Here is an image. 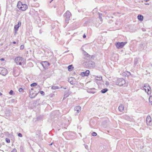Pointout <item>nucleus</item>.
Listing matches in <instances>:
<instances>
[{
	"mask_svg": "<svg viewBox=\"0 0 152 152\" xmlns=\"http://www.w3.org/2000/svg\"><path fill=\"white\" fill-rule=\"evenodd\" d=\"M64 89H66V88H64Z\"/></svg>",
	"mask_w": 152,
	"mask_h": 152,
	"instance_id": "obj_42",
	"label": "nucleus"
},
{
	"mask_svg": "<svg viewBox=\"0 0 152 152\" xmlns=\"http://www.w3.org/2000/svg\"><path fill=\"white\" fill-rule=\"evenodd\" d=\"M127 72L128 73V76L129 75H130V74H131V73H130V72Z\"/></svg>",
	"mask_w": 152,
	"mask_h": 152,
	"instance_id": "obj_32",
	"label": "nucleus"
},
{
	"mask_svg": "<svg viewBox=\"0 0 152 152\" xmlns=\"http://www.w3.org/2000/svg\"><path fill=\"white\" fill-rule=\"evenodd\" d=\"M71 15V13L69 11H67L66 12L64 15V16L66 17V18L65 20L66 21H68Z\"/></svg>",
	"mask_w": 152,
	"mask_h": 152,
	"instance_id": "obj_8",
	"label": "nucleus"
},
{
	"mask_svg": "<svg viewBox=\"0 0 152 152\" xmlns=\"http://www.w3.org/2000/svg\"><path fill=\"white\" fill-rule=\"evenodd\" d=\"M138 19L140 21L143 20V17L142 15H139L137 16Z\"/></svg>",
	"mask_w": 152,
	"mask_h": 152,
	"instance_id": "obj_16",
	"label": "nucleus"
},
{
	"mask_svg": "<svg viewBox=\"0 0 152 152\" xmlns=\"http://www.w3.org/2000/svg\"><path fill=\"white\" fill-rule=\"evenodd\" d=\"M109 83L108 82V81H106V83H105V85L107 86H108L109 85Z\"/></svg>",
	"mask_w": 152,
	"mask_h": 152,
	"instance_id": "obj_30",
	"label": "nucleus"
},
{
	"mask_svg": "<svg viewBox=\"0 0 152 152\" xmlns=\"http://www.w3.org/2000/svg\"><path fill=\"white\" fill-rule=\"evenodd\" d=\"M0 60H1V61H4V59L3 58H1L0 59Z\"/></svg>",
	"mask_w": 152,
	"mask_h": 152,
	"instance_id": "obj_33",
	"label": "nucleus"
},
{
	"mask_svg": "<svg viewBox=\"0 0 152 152\" xmlns=\"http://www.w3.org/2000/svg\"><path fill=\"white\" fill-rule=\"evenodd\" d=\"M15 61L17 65H21L22 63H23V61H24V59L21 57H18L15 58Z\"/></svg>",
	"mask_w": 152,
	"mask_h": 152,
	"instance_id": "obj_2",
	"label": "nucleus"
},
{
	"mask_svg": "<svg viewBox=\"0 0 152 152\" xmlns=\"http://www.w3.org/2000/svg\"><path fill=\"white\" fill-rule=\"evenodd\" d=\"M149 103L151 105H152V96H150L149 99Z\"/></svg>",
	"mask_w": 152,
	"mask_h": 152,
	"instance_id": "obj_18",
	"label": "nucleus"
},
{
	"mask_svg": "<svg viewBox=\"0 0 152 152\" xmlns=\"http://www.w3.org/2000/svg\"><path fill=\"white\" fill-rule=\"evenodd\" d=\"M89 71L88 70H87L85 72H82L81 74V75L82 76H87L89 74Z\"/></svg>",
	"mask_w": 152,
	"mask_h": 152,
	"instance_id": "obj_12",
	"label": "nucleus"
},
{
	"mask_svg": "<svg viewBox=\"0 0 152 152\" xmlns=\"http://www.w3.org/2000/svg\"><path fill=\"white\" fill-rule=\"evenodd\" d=\"M13 44H16V42H15V41L13 42Z\"/></svg>",
	"mask_w": 152,
	"mask_h": 152,
	"instance_id": "obj_36",
	"label": "nucleus"
},
{
	"mask_svg": "<svg viewBox=\"0 0 152 152\" xmlns=\"http://www.w3.org/2000/svg\"><path fill=\"white\" fill-rule=\"evenodd\" d=\"M86 53L87 55H88V54L86 53V52H85Z\"/></svg>",
	"mask_w": 152,
	"mask_h": 152,
	"instance_id": "obj_41",
	"label": "nucleus"
},
{
	"mask_svg": "<svg viewBox=\"0 0 152 152\" xmlns=\"http://www.w3.org/2000/svg\"><path fill=\"white\" fill-rule=\"evenodd\" d=\"M8 73L7 70L3 67H0V74L3 76H5Z\"/></svg>",
	"mask_w": 152,
	"mask_h": 152,
	"instance_id": "obj_6",
	"label": "nucleus"
},
{
	"mask_svg": "<svg viewBox=\"0 0 152 152\" xmlns=\"http://www.w3.org/2000/svg\"><path fill=\"white\" fill-rule=\"evenodd\" d=\"M70 83H71V84H72L73 83V82H71V81H70Z\"/></svg>",
	"mask_w": 152,
	"mask_h": 152,
	"instance_id": "obj_37",
	"label": "nucleus"
},
{
	"mask_svg": "<svg viewBox=\"0 0 152 152\" xmlns=\"http://www.w3.org/2000/svg\"><path fill=\"white\" fill-rule=\"evenodd\" d=\"M99 18L101 20H102V17H100V16H99Z\"/></svg>",
	"mask_w": 152,
	"mask_h": 152,
	"instance_id": "obj_35",
	"label": "nucleus"
},
{
	"mask_svg": "<svg viewBox=\"0 0 152 152\" xmlns=\"http://www.w3.org/2000/svg\"><path fill=\"white\" fill-rule=\"evenodd\" d=\"M2 95V94L1 93H0V96H1Z\"/></svg>",
	"mask_w": 152,
	"mask_h": 152,
	"instance_id": "obj_39",
	"label": "nucleus"
},
{
	"mask_svg": "<svg viewBox=\"0 0 152 152\" xmlns=\"http://www.w3.org/2000/svg\"><path fill=\"white\" fill-rule=\"evenodd\" d=\"M40 93L42 95L44 96L45 94V93L44 91H40Z\"/></svg>",
	"mask_w": 152,
	"mask_h": 152,
	"instance_id": "obj_25",
	"label": "nucleus"
},
{
	"mask_svg": "<svg viewBox=\"0 0 152 152\" xmlns=\"http://www.w3.org/2000/svg\"><path fill=\"white\" fill-rule=\"evenodd\" d=\"M126 43V42H118L115 43V45L118 49H120L123 48Z\"/></svg>",
	"mask_w": 152,
	"mask_h": 152,
	"instance_id": "obj_3",
	"label": "nucleus"
},
{
	"mask_svg": "<svg viewBox=\"0 0 152 152\" xmlns=\"http://www.w3.org/2000/svg\"><path fill=\"white\" fill-rule=\"evenodd\" d=\"M58 88V87L57 86H53L51 87V89H52L56 90Z\"/></svg>",
	"mask_w": 152,
	"mask_h": 152,
	"instance_id": "obj_21",
	"label": "nucleus"
},
{
	"mask_svg": "<svg viewBox=\"0 0 152 152\" xmlns=\"http://www.w3.org/2000/svg\"><path fill=\"white\" fill-rule=\"evenodd\" d=\"M108 91V89L107 88H105L102 90L101 91V92L102 93H106Z\"/></svg>",
	"mask_w": 152,
	"mask_h": 152,
	"instance_id": "obj_19",
	"label": "nucleus"
},
{
	"mask_svg": "<svg viewBox=\"0 0 152 152\" xmlns=\"http://www.w3.org/2000/svg\"><path fill=\"white\" fill-rule=\"evenodd\" d=\"M148 1H149V0H145V1H146V2H147Z\"/></svg>",
	"mask_w": 152,
	"mask_h": 152,
	"instance_id": "obj_40",
	"label": "nucleus"
},
{
	"mask_svg": "<svg viewBox=\"0 0 152 152\" xmlns=\"http://www.w3.org/2000/svg\"><path fill=\"white\" fill-rule=\"evenodd\" d=\"M53 0H51V1H53Z\"/></svg>",
	"mask_w": 152,
	"mask_h": 152,
	"instance_id": "obj_44",
	"label": "nucleus"
},
{
	"mask_svg": "<svg viewBox=\"0 0 152 152\" xmlns=\"http://www.w3.org/2000/svg\"><path fill=\"white\" fill-rule=\"evenodd\" d=\"M24 48V46L23 45H22L20 46V48L21 49H23Z\"/></svg>",
	"mask_w": 152,
	"mask_h": 152,
	"instance_id": "obj_29",
	"label": "nucleus"
},
{
	"mask_svg": "<svg viewBox=\"0 0 152 152\" xmlns=\"http://www.w3.org/2000/svg\"><path fill=\"white\" fill-rule=\"evenodd\" d=\"M23 90V89L22 88H20L19 89L18 91L20 92H21Z\"/></svg>",
	"mask_w": 152,
	"mask_h": 152,
	"instance_id": "obj_31",
	"label": "nucleus"
},
{
	"mask_svg": "<svg viewBox=\"0 0 152 152\" xmlns=\"http://www.w3.org/2000/svg\"><path fill=\"white\" fill-rule=\"evenodd\" d=\"M81 107L79 106H77L75 107V108H74L75 111H77V112L76 113V115H78V113L81 111Z\"/></svg>",
	"mask_w": 152,
	"mask_h": 152,
	"instance_id": "obj_10",
	"label": "nucleus"
},
{
	"mask_svg": "<svg viewBox=\"0 0 152 152\" xmlns=\"http://www.w3.org/2000/svg\"><path fill=\"white\" fill-rule=\"evenodd\" d=\"M18 136L20 137H22V135L20 133H19L18 134Z\"/></svg>",
	"mask_w": 152,
	"mask_h": 152,
	"instance_id": "obj_28",
	"label": "nucleus"
},
{
	"mask_svg": "<svg viewBox=\"0 0 152 152\" xmlns=\"http://www.w3.org/2000/svg\"><path fill=\"white\" fill-rule=\"evenodd\" d=\"M21 23L20 21L19 22L18 24L15 25L14 27L15 33H16L18 31L19 27L21 26Z\"/></svg>",
	"mask_w": 152,
	"mask_h": 152,
	"instance_id": "obj_11",
	"label": "nucleus"
},
{
	"mask_svg": "<svg viewBox=\"0 0 152 152\" xmlns=\"http://www.w3.org/2000/svg\"><path fill=\"white\" fill-rule=\"evenodd\" d=\"M86 37V35L85 34H84L83 36V38H85Z\"/></svg>",
	"mask_w": 152,
	"mask_h": 152,
	"instance_id": "obj_34",
	"label": "nucleus"
},
{
	"mask_svg": "<svg viewBox=\"0 0 152 152\" xmlns=\"http://www.w3.org/2000/svg\"><path fill=\"white\" fill-rule=\"evenodd\" d=\"M6 142L8 143H9L10 142V139H8V138H6Z\"/></svg>",
	"mask_w": 152,
	"mask_h": 152,
	"instance_id": "obj_23",
	"label": "nucleus"
},
{
	"mask_svg": "<svg viewBox=\"0 0 152 152\" xmlns=\"http://www.w3.org/2000/svg\"><path fill=\"white\" fill-rule=\"evenodd\" d=\"M41 64L44 68L47 66L49 65V63L47 61H42L41 62Z\"/></svg>",
	"mask_w": 152,
	"mask_h": 152,
	"instance_id": "obj_13",
	"label": "nucleus"
},
{
	"mask_svg": "<svg viewBox=\"0 0 152 152\" xmlns=\"http://www.w3.org/2000/svg\"><path fill=\"white\" fill-rule=\"evenodd\" d=\"M73 68L72 65H69L68 66V70L69 71H71L72 70V68Z\"/></svg>",
	"mask_w": 152,
	"mask_h": 152,
	"instance_id": "obj_20",
	"label": "nucleus"
},
{
	"mask_svg": "<svg viewBox=\"0 0 152 152\" xmlns=\"http://www.w3.org/2000/svg\"><path fill=\"white\" fill-rule=\"evenodd\" d=\"M146 123L148 126H150L151 124V119L150 116H147L146 120Z\"/></svg>",
	"mask_w": 152,
	"mask_h": 152,
	"instance_id": "obj_9",
	"label": "nucleus"
},
{
	"mask_svg": "<svg viewBox=\"0 0 152 152\" xmlns=\"http://www.w3.org/2000/svg\"><path fill=\"white\" fill-rule=\"evenodd\" d=\"M89 64L90 65V66L92 67V68L94 67L95 65V63L93 61L90 62Z\"/></svg>",
	"mask_w": 152,
	"mask_h": 152,
	"instance_id": "obj_15",
	"label": "nucleus"
},
{
	"mask_svg": "<svg viewBox=\"0 0 152 152\" xmlns=\"http://www.w3.org/2000/svg\"><path fill=\"white\" fill-rule=\"evenodd\" d=\"M143 89L145 92L148 93V94L151 93V89L148 84H145L143 87Z\"/></svg>",
	"mask_w": 152,
	"mask_h": 152,
	"instance_id": "obj_5",
	"label": "nucleus"
},
{
	"mask_svg": "<svg viewBox=\"0 0 152 152\" xmlns=\"http://www.w3.org/2000/svg\"><path fill=\"white\" fill-rule=\"evenodd\" d=\"M92 135L93 136H96L97 135V134L95 132H93L92 133Z\"/></svg>",
	"mask_w": 152,
	"mask_h": 152,
	"instance_id": "obj_24",
	"label": "nucleus"
},
{
	"mask_svg": "<svg viewBox=\"0 0 152 152\" xmlns=\"http://www.w3.org/2000/svg\"><path fill=\"white\" fill-rule=\"evenodd\" d=\"M13 91L12 90H11L10 91V92H9V94H10V95H12L13 93Z\"/></svg>",
	"mask_w": 152,
	"mask_h": 152,
	"instance_id": "obj_27",
	"label": "nucleus"
},
{
	"mask_svg": "<svg viewBox=\"0 0 152 152\" xmlns=\"http://www.w3.org/2000/svg\"><path fill=\"white\" fill-rule=\"evenodd\" d=\"M38 92H35L33 88H31L30 91V97L31 98H34L37 94Z\"/></svg>",
	"mask_w": 152,
	"mask_h": 152,
	"instance_id": "obj_4",
	"label": "nucleus"
},
{
	"mask_svg": "<svg viewBox=\"0 0 152 152\" xmlns=\"http://www.w3.org/2000/svg\"><path fill=\"white\" fill-rule=\"evenodd\" d=\"M17 6L20 10L23 11L26 10L28 8V6L26 4H23L20 1L18 2Z\"/></svg>",
	"mask_w": 152,
	"mask_h": 152,
	"instance_id": "obj_1",
	"label": "nucleus"
},
{
	"mask_svg": "<svg viewBox=\"0 0 152 152\" xmlns=\"http://www.w3.org/2000/svg\"><path fill=\"white\" fill-rule=\"evenodd\" d=\"M37 85V84L36 83H34L31 84L30 85V86L31 87H33V86H36Z\"/></svg>",
	"mask_w": 152,
	"mask_h": 152,
	"instance_id": "obj_22",
	"label": "nucleus"
},
{
	"mask_svg": "<svg viewBox=\"0 0 152 152\" xmlns=\"http://www.w3.org/2000/svg\"><path fill=\"white\" fill-rule=\"evenodd\" d=\"M11 152H17V150L16 149L14 148Z\"/></svg>",
	"mask_w": 152,
	"mask_h": 152,
	"instance_id": "obj_26",
	"label": "nucleus"
},
{
	"mask_svg": "<svg viewBox=\"0 0 152 152\" xmlns=\"http://www.w3.org/2000/svg\"><path fill=\"white\" fill-rule=\"evenodd\" d=\"M124 105L122 104H120V105L118 107V110L119 111L121 112H122L124 111Z\"/></svg>",
	"mask_w": 152,
	"mask_h": 152,
	"instance_id": "obj_14",
	"label": "nucleus"
},
{
	"mask_svg": "<svg viewBox=\"0 0 152 152\" xmlns=\"http://www.w3.org/2000/svg\"><path fill=\"white\" fill-rule=\"evenodd\" d=\"M125 83V80L122 78H119L118 80V85L120 86H123Z\"/></svg>",
	"mask_w": 152,
	"mask_h": 152,
	"instance_id": "obj_7",
	"label": "nucleus"
},
{
	"mask_svg": "<svg viewBox=\"0 0 152 152\" xmlns=\"http://www.w3.org/2000/svg\"><path fill=\"white\" fill-rule=\"evenodd\" d=\"M71 79H72V77H71L69 79V80H71Z\"/></svg>",
	"mask_w": 152,
	"mask_h": 152,
	"instance_id": "obj_38",
	"label": "nucleus"
},
{
	"mask_svg": "<svg viewBox=\"0 0 152 152\" xmlns=\"http://www.w3.org/2000/svg\"><path fill=\"white\" fill-rule=\"evenodd\" d=\"M52 145V143H51V144H50V145Z\"/></svg>",
	"mask_w": 152,
	"mask_h": 152,
	"instance_id": "obj_43",
	"label": "nucleus"
},
{
	"mask_svg": "<svg viewBox=\"0 0 152 152\" xmlns=\"http://www.w3.org/2000/svg\"><path fill=\"white\" fill-rule=\"evenodd\" d=\"M95 79L96 80H101L102 79V77L101 76H95Z\"/></svg>",
	"mask_w": 152,
	"mask_h": 152,
	"instance_id": "obj_17",
	"label": "nucleus"
}]
</instances>
